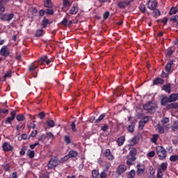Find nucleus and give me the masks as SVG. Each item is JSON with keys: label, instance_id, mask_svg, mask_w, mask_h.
Returning <instances> with one entry per match:
<instances>
[{"label": "nucleus", "instance_id": "54", "mask_svg": "<svg viewBox=\"0 0 178 178\" xmlns=\"http://www.w3.org/2000/svg\"><path fill=\"white\" fill-rule=\"evenodd\" d=\"M71 129H72V131H74V133H76V131H77V129H76V121L72 122Z\"/></svg>", "mask_w": 178, "mask_h": 178}, {"label": "nucleus", "instance_id": "34", "mask_svg": "<svg viewBox=\"0 0 178 178\" xmlns=\"http://www.w3.org/2000/svg\"><path fill=\"white\" fill-rule=\"evenodd\" d=\"M153 10L154 17H155L156 19V17H159V16L161 15V10H159V9L155 8L154 10Z\"/></svg>", "mask_w": 178, "mask_h": 178}, {"label": "nucleus", "instance_id": "27", "mask_svg": "<svg viewBox=\"0 0 178 178\" xmlns=\"http://www.w3.org/2000/svg\"><path fill=\"white\" fill-rule=\"evenodd\" d=\"M168 169V162L162 163L160 165V168L158 170H161V172H165Z\"/></svg>", "mask_w": 178, "mask_h": 178}, {"label": "nucleus", "instance_id": "49", "mask_svg": "<svg viewBox=\"0 0 178 178\" xmlns=\"http://www.w3.org/2000/svg\"><path fill=\"white\" fill-rule=\"evenodd\" d=\"M176 130H178V122H175V124L171 127V131L175 133V131H176Z\"/></svg>", "mask_w": 178, "mask_h": 178}, {"label": "nucleus", "instance_id": "17", "mask_svg": "<svg viewBox=\"0 0 178 178\" xmlns=\"http://www.w3.org/2000/svg\"><path fill=\"white\" fill-rule=\"evenodd\" d=\"M170 21L174 24V27L178 28V15H172L170 18Z\"/></svg>", "mask_w": 178, "mask_h": 178}, {"label": "nucleus", "instance_id": "47", "mask_svg": "<svg viewBox=\"0 0 178 178\" xmlns=\"http://www.w3.org/2000/svg\"><path fill=\"white\" fill-rule=\"evenodd\" d=\"M158 137H159V135H156V134L153 135V136L151 138V141L154 144H156V141H158Z\"/></svg>", "mask_w": 178, "mask_h": 178}, {"label": "nucleus", "instance_id": "3", "mask_svg": "<svg viewBox=\"0 0 178 178\" xmlns=\"http://www.w3.org/2000/svg\"><path fill=\"white\" fill-rule=\"evenodd\" d=\"M145 111H148L149 112H155V109L158 108L156 103L154 102H148L143 106Z\"/></svg>", "mask_w": 178, "mask_h": 178}, {"label": "nucleus", "instance_id": "6", "mask_svg": "<svg viewBox=\"0 0 178 178\" xmlns=\"http://www.w3.org/2000/svg\"><path fill=\"white\" fill-rule=\"evenodd\" d=\"M16 110L13 111L10 113V117H8L4 121L5 124H12V122L16 119Z\"/></svg>", "mask_w": 178, "mask_h": 178}, {"label": "nucleus", "instance_id": "50", "mask_svg": "<svg viewBox=\"0 0 178 178\" xmlns=\"http://www.w3.org/2000/svg\"><path fill=\"white\" fill-rule=\"evenodd\" d=\"M47 124L49 126V127H54L55 126V122L52 120H48L47 121Z\"/></svg>", "mask_w": 178, "mask_h": 178}, {"label": "nucleus", "instance_id": "32", "mask_svg": "<svg viewBox=\"0 0 178 178\" xmlns=\"http://www.w3.org/2000/svg\"><path fill=\"white\" fill-rule=\"evenodd\" d=\"M92 178H99V172L97 170H92Z\"/></svg>", "mask_w": 178, "mask_h": 178}, {"label": "nucleus", "instance_id": "42", "mask_svg": "<svg viewBox=\"0 0 178 178\" xmlns=\"http://www.w3.org/2000/svg\"><path fill=\"white\" fill-rule=\"evenodd\" d=\"M55 13V11H54V9L48 8L45 10V15L52 16Z\"/></svg>", "mask_w": 178, "mask_h": 178}, {"label": "nucleus", "instance_id": "11", "mask_svg": "<svg viewBox=\"0 0 178 178\" xmlns=\"http://www.w3.org/2000/svg\"><path fill=\"white\" fill-rule=\"evenodd\" d=\"M2 151H4V152H9L10 151H13V146H12L9 143L5 142L2 145Z\"/></svg>", "mask_w": 178, "mask_h": 178}, {"label": "nucleus", "instance_id": "59", "mask_svg": "<svg viewBox=\"0 0 178 178\" xmlns=\"http://www.w3.org/2000/svg\"><path fill=\"white\" fill-rule=\"evenodd\" d=\"M169 122H170L169 118L165 117L161 120V123H163V124H166L169 123Z\"/></svg>", "mask_w": 178, "mask_h": 178}, {"label": "nucleus", "instance_id": "20", "mask_svg": "<svg viewBox=\"0 0 178 178\" xmlns=\"http://www.w3.org/2000/svg\"><path fill=\"white\" fill-rule=\"evenodd\" d=\"M44 8H49L51 9V8H53L54 3H52L51 0H44Z\"/></svg>", "mask_w": 178, "mask_h": 178}, {"label": "nucleus", "instance_id": "53", "mask_svg": "<svg viewBox=\"0 0 178 178\" xmlns=\"http://www.w3.org/2000/svg\"><path fill=\"white\" fill-rule=\"evenodd\" d=\"M37 116H38V118H39V119L42 120V119H44V118H45V112L41 111L40 113H39L38 114Z\"/></svg>", "mask_w": 178, "mask_h": 178}, {"label": "nucleus", "instance_id": "46", "mask_svg": "<svg viewBox=\"0 0 178 178\" xmlns=\"http://www.w3.org/2000/svg\"><path fill=\"white\" fill-rule=\"evenodd\" d=\"M145 122H143V120L139 121L138 122V128L140 130H143L144 129V126H145Z\"/></svg>", "mask_w": 178, "mask_h": 178}, {"label": "nucleus", "instance_id": "23", "mask_svg": "<svg viewBox=\"0 0 178 178\" xmlns=\"http://www.w3.org/2000/svg\"><path fill=\"white\" fill-rule=\"evenodd\" d=\"M52 22H49V19H47V17H44L42 21V26L43 29H47V26L48 24H51Z\"/></svg>", "mask_w": 178, "mask_h": 178}, {"label": "nucleus", "instance_id": "56", "mask_svg": "<svg viewBox=\"0 0 178 178\" xmlns=\"http://www.w3.org/2000/svg\"><path fill=\"white\" fill-rule=\"evenodd\" d=\"M67 23H68V20L67 18L65 17L63 21L60 22V24H62L63 26H65V27H67Z\"/></svg>", "mask_w": 178, "mask_h": 178}, {"label": "nucleus", "instance_id": "18", "mask_svg": "<svg viewBox=\"0 0 178 178\" xmlns=\"http://www.w3.org/2000/svg\"><path fill=\"white\" fill-rule=\"evenodd\" d=\"M79 155V152L75 150H71L68 152L67 156H68V158L70 159V158H76Z\"/></svg>", "mask_w": 178, "mask_h": 178}, {"label": "nucleus", "instance_id": "8", "mask_svg": "<svg viewBox=\"0 0 178 178\" xmlns=\"http://www.w3.org/2000/svg\"><path fill=\"white\" fill-rule=\"evenodd\" d=\"M59 165V161L56 159H51L47 164V169H54V168H56Z\"/></svg>", "mask_w": 178, "mask_h": 178}, {"label": "nucleus", "instance_id": "15", "mask_svg": "<svg viewBox=\"0 0 178 178\" xmlns=\"http://www.w3.org/2000/svg\"><path fill=\"white\" fill-rule=\"evenodd\" d=\"M163 83H165V80L162 79V78L157 77L153 80V86H162Z\"/></svg>", "mask_w": 178, "mask_h": 178}, {"label": "nucleus", "instance_id": "33", "mask_svg": "<svg viewBox=\"0 0 178 178\" xmlns=\"http://www.w3.org/2000/svg\"><path fill=\"white\" fill-rule=\"evenodd\" d=\"M64 142L67 145H69V144H72V138H70V136L66 135L64 136Z\"/></svg>", "mask_w": 178, "mask_h": 178}, {"label": "nucleus", "instance_id": "29", "mask_svg": "<svg viewBox=\"0 0 178 178\" xmlns=\"http://www.w3.org/2000/svg\"><path fill=\"white\" fill-rule=\"evenodd\" d=\"M138 9L141 12V13H147V8L145 7V5L143 3H141L139 5Z\"/></svg>", "mask_w": 178, "mask_h": 178}, {"label": "nucleus", "instance_id": "38", "mask_svg": "<svg viewBox=\"0 0 178 178\" xmlns=\"http://www.w3.org/2000/svg\"><path fill=\"white\" fill-rule=\"evenodd\" d=\"M47 138H49L50 140H55V136H54V134L52 132H47L45 134Z\"/></svg>", "mask_w": 178, "mask_h": 178}, {"label": "nucleus", "instance_id": "48", "mask_svg": "<svg viewBox=\"0 0 178 178\" xmlns=\"http://www.w3.org/2000/svg\"><path fill=\"white\" fill-rule=\"evenodd\" d=\"M26 151H27V147L23 146L19 152V154L23 156V155H25Z\"/></svg>", "mask_w": 178, "mask_h": 178}, {"label": "nucleus", "instance_id": "52", "mask_svg": "<svg viewBox=\"0 0 178 178\" xmlns=\"http://www.w3.org/2000/svg\"><path fill=\"white\" fill-rule=\"evenodd\" d=\"M2 168H3V169H4V170L8 172V170H9V169H10V165H9V163H4L2 165Z\"/></svg>", "mask_w": 178, "mask_h": 178}, {"label": "nucleus", "instance_id": "25", "mask_svg": "<svg viewBox=\"0 0 178 178\" xmlns=\"http://www.w3.org/2000/svg\"><path fill=\"white\" fill-rule=\"evenodd\" d=\"M156 130L159 134H163L165 133V129L163 128V125H161V124H158L156 126Z\"/></svg>", "mask_w": 178, "mask_h": 178}, {"label": "nucleus", "instance_id": "22", "mask_svg": "<svg viewBox=\"0 0 178 178\" xmlns=\"http://www.w3.org/2000/svg\"><path fill=\"white\" fill-rule=\"evenodd\" d=\"M170 103V98L168 96H164L161 100V104L165 106V104Z\"/></svg>", "mask_w": 178, "mask_h": 178}, {"label": "nucleus", "instance_id": "62", "mask_svg": "<svg viewBox=\"0 0 178 178\" xmlns=\"http://www.w3.org/2000/svg\"><path fill=\"white\" fill-rule=\"evenodd\" d=\"M5 12V6L2 3H0V15H2Z\"/></svg>", "mask_w": 178, "mask_h": 178}, {"label": "nucleus", "instance_id": "39", "mask_svg": "<svg viewBox=\"0 0 178 178\" xmlns=\"http://www.w3.org/2000/svg\"><path fill=\"white\" fill-rule=\"evenodd\" d=\"M127 176L128 178H134V176H136V170H131L128 172Z\"/></svg>", "mask_w": 178, "mask_h": 178}, {"label": "nucleus", "instance_id": "24", "mask_svg": "<svg viewBox=\"0 0 178 178\" xmlns=\"http://www.w3.org/2000/svg\"><path fill=\"white\" fill-rule=\"evenodd\" d=\"M124 141H126L124 136H120L117 139V143L119 147H122V145L124 144Z\"/></svg>", "mask_w": 178, "mask_h": 178}, {"label": "nucleus", "instance_id": "28", "mask_svg": "<svg viewBox=\"0 0 178 178\" xmlns=\"http://www.w3.org/2000/svg\"><path fill=\"white\" fill-rule=\"evenodd\" d=\"M77 12H79V7L76 6H74L70 10V15H77Z\"/></svg>", "mask_w": 178, "mask_h": 178}, {"label": "nucleus", "instance_id": "9", "mask_svg": "<svg viewBox=\"0 0 178 178\" xmlns=\"http://www.w3.org/2000/svg\"><path fill=\"white\" fill-rule=\"evenodd\" d=\"M136 168H137V171H136L137 176H138V177H141V176L144 175V171L145 170V165H144V164L139 163L136 165Z\"/></svg>", "mask_w": 178, "mask_h": 178}, {"label": "nucleus", "instance_id": "36", "mask_svg": "<svg viewBox=\"0 0 178 178\" xmlns=\"http://www.w3.org/2000/svg\"><path fill=\"white\" fill-rule=\"evenodd\" d=\"M37 67H38V65H34L32 63L28 67L29 72H34V70H35L37 69Z\"/></svg>", "mask_w": 178, "mask_h": 178}, {"label": "nucleus", "instance_id": "51", "mask_svg": "<svg viewBox=\"0 0 178 178\" xmlns=\"http://www.w3.org/2000/svg\"><path fill=\"white\" fill-rule=\"evenodd\" d=\"M70 159H69V156H67V154L66 156H65L64 157L61 158L60 160H59V163H65V162H66V161H68Z\"/></svg>", "mask_w": 178, "mask_h": 178}, {"label": "nucleus", "instance_id": "1", "mask_svg": "<svg viewBox=\"0 0 178 178\" xmlns=\"http://www.w3.org/2000/svg\"><path fill=\"white\" fill-rule=\"evenodd\" d=\"M54 62V59L52 58H48V56H43L39 58L38 61H35L32 63V65H38V67L42 65H49Z\"/></svg>", "mask_w": 178, "mask_h": 178}, {"label": "nucleus", "instance_id": "43", "mask_svg": "<svg viewBox=\"0 0 178 178\" xmlns=\"http://www.w3.org/2000/svg\"><path fill=\"white\" fill-rule=\"evenodd\" d=\"M128 131L130 133H134V122H132L129 127H127Z\"/></svg>", "mask_w": 178, "mask_h": 178}, {"label": "nucleus", "instance_id": "4", "mask_svg": "<svg viewBox=\"0 0 178 178\" xmlns=\"http://www.w3.org/2000/svg\"><path fill=\"white\" fill-rule=\"evenodd\" d=\"M0 55L4 58H8L10 55V49L8 47V45L3 46L0 49Z\"/></svg>", "mask_w": 178, "mask_h": 178}, {"label": "nucleus", "instance_id": "60", "mask_svg": "<svg viewBox=\"0 0 178 178\" xmlns=\"http://www.w3.org/2000/svg\"><path fill=\"white\" fill-rule=\"evenodd\" d=\"M21 140H30V136H27L26 134H23L21 136Z\"/></svg>", "mask_w": 178, "mask_h": 178}, {"label": "nucleus", "instance_id": "5", "mask_svg": "<svg viewBox=\"0 0 178 178\" xmlns=\"http://www.w3.org/2000/svg\"><path fill=\"white\" fill-rule=\"evenodd\" d=\"M146 6H147L148 9H149V10H155L158 6V1L156 0H148Z\"/></svg>", "mask_w": 178, "mask_h": 178}, {"label": "nucleus", "instance_id": "2", "mask_svg": "<svg viewBox=\"0 0 178 178\" xmlns=\"http://www.w3.org/2000/svg\"><path fill=\"white\" fill-rule=\"evenodd\" d=\"M156 154L159 156V159H160V161H163V159H166V149H165L164 147L162 146H158L156 148Z\"/></svg>", "mask_w": 178, "mask_h": 178}, {"label": "nucleus", "instance_id": "55", "mask_svg": "<svg viewBox=\"0 0 178 178\" xmlns=\"http://www.w3.org/2000/svg\"><path fill=\"white\" fill-rule=\"evenodd\" d=\"M163 172L161 171V170H158L156 178H163Z\"/></svg>", "mask_w": 178, "mask_h": 178}, {"label": "nucleus", "instance_id": "16", "mask_svg": "<svg viewBox=\"0 0 178 178\" xmlns=\"http://www.w3.org/2000/svg\"><path fill=\"white\" fill-rule=\"evenodd\" d=\"M161 90H163L165 92H168V94H170L172 86L170 85V83H166L165 85H163L162 86Z\"/></svg>", "mask_w": 178, "mask_h": 178}, {"label": "nucleus", "instance_id": "37", "mask_svg": "<svg viewBox=\"0 0 178 178\" xmlns=\"http://www.w3.org/2000/svg\"><path fill=\"white\" fill-rule=\"evenodd\" d=\"M136 155H137V149L136 147H132L129 151V156H136Z\"/></svg>", "mask_w": 178, "mask_h": 178}, {"label": "nucleus", "instance_id": "7", "mask_svg": "<svg viewBox=\"0 0 178 178\" xmlns=\"http://www.w3.org/2000/svg\"><path fill=\"white\" fill-rule=\"evenodd\" d=\"M133 2H134V0L119 1L117 3V6L120 9H124L127 6H129Z\"/></svg>", "mask_w": 178, "mask_h": 178}, {"label": "nucleus", "instance_id": "63", "mask_svg": "<svg viewBox=\"0 0 178 178\" xmlns=\"http://www.w3.org/2000/svg\"><path fill=\"white\" fill-rule=\"evenodd\" d=\"M109 11H106L104 14H103V19L104 20H106V19H108V17H109Z\"/></svg>", "mask_w": 178, "mask_h": 178}, {"label": "nucleus", "instance_id": "10", "mask_svg": "<svg viewBox=\"0 0 178 178\" xmlns=\"http://www.w3.org/2000/svg\"><path fill=\"white\" fill-rule=\"evenodd\" d=\"M14 17H15V14L10 13V14H3V15H1L0 19L3 22H10V20H12V19H13Z\"/></svg>", "mask_w": 178, "mask_h": 178}, {"label": "nucleus", "instance_id": "61", "mask_svg": "<svg viewBox=\"0 0 178 178\" xmlns=\"http://www.w3.org/2000/svg\"><path fill=\"white\" fill-rule=\"evenodd\" d=\"M28 155L31 159H33V158H34V156L35 155V152H34V150H31L29 152Z\"/></svg>", "mask_w": 178, "mask_h": 178}, {"label": "nucleus", "instance_id": "40", "mask_svg": "<svg viewBox=\"0 0 178 178\" xmlns=\"http://www.w3.org/2000/svg\"><path fill=\"white\" fill-rule=\"evenodd\" d=\"M105 116H106V113L101 114V115H99L98 119H97L95 122V123H99V122H101L102 120H104V118H105Z\"/></svg>", "mask_w": 178, "mask_h": 178}, {"label": "nucleus", "instance_id": "31", "mask_svg": "<svg viewBox=\"0 0 178 178\" xmlns=\"http://www.w3.org/2000/svg\"><path fill=\"white\" fill-rule=\"evenodd\" d=\"M16 119H17V122H23V121L26 120V117L23 114H18L16 116Z\"/></svg>", "mask_w": 178, "mask_h": 178}, {"label": "nucleus", "instance_id": "13", "mask_svg": "<svg viewBox=\"0 0 178 178\" xmlns=\"http://www.w3.org/2000/svg\"><path fill=\"white\" fill-rule=\"evenodd\" d=\"M126 159H127V165H128V166H131L133 165V162H135L137 158L134 156H130L129 154L126 156Z\"/></svg>", "mask_w": 178, "mask_h": 178}, {"label": "nucleus", "instance_id": "58", "mask_svg": "<svg viewBox=\"0 0 178 178\" xmlns=\"http://www.w3.org/2000/svg\"><path fill=\"white\" fill-rule=\"evenodd\" d=\"M173 52H175V50H173L172 49H168L167 50L166 56H172V55L173 54Z\"/></svg>", "mask_w": 178, "mask_h": 178}, {"label": "nucleus", "instance_id": "64", "mask_svg": "<svg viewBox=\"0 0 178 178\" xmlns=\"http://www.w3.org/2000/svg\"><path fill=\"white\" fill-rule=\"evenodd\" d=\"M44 140H47V136H45V134L39 136L38 141H44Z\"/></svg>", "mask_w": 178, "mask_h": 178}, {"label": "nucleus", "instance_id": "45", "mask_svg": "<svg viewBox=\"0 0 178 178\" xmlns=\"http://www.w3.org/2000/svg\"><path fill=\"white\" fill-rule=\"evenodd\" d=\"M177 13V8L172 7L170 10L169 15H170L172 16V15H176Z\"/></svg>", "mask_w": 178, "mask_h": 178}, {"label": "nucleus", "instance_id": "14", "mask_svg": "<svg viewBox=\"0 0 178 178\" xmlns=\"http://www.w3.org/2000/svg\"><path fill=\"white\" fill-rule=\"evenodd\" d=\"M104 155L106 156V159L108 161H113L115 159V157L112 154V152H111V149H106L105 150V152L104 153Z\"/></svg>", "mask_w": 178, "mask_h": 178}, {"label": "nucleus", "instance_id": "21", "mask_svg": "<svg viewBox=\"0 0 178 178\" xmlns=\"http://www.w3.org/2000/svg\"><path fill=\"white\" fill-rule=\"evenodd\" d=\"M169 97L170 102H176V101H178V93H172Z\"/></svg>", "mask_w": 178, "mask_h": 178}, {"label": "nucleus", "instance_id": "19", "mask_svg": "<svg viewBox=\"0 0 178 178\" xmlns=\"http://www.w3.org/2000/svg\"><path fill=\"white\" fill-rule=\"evenodd\" d=\"M172 66H173V60H170L165 65L166 73H170V70H172Z\"/></svg>", "mask_w": 178, "mask_h": 178}, {"label": "nucleus", "instance_id": "35", "mask_svg": "<svg viewBox=\"0 0 178 178\" xmlns=\"http://www.w3.org/2000/svg\"><path fill=\"white\" fill-rule=\"evenodd\" d=\"M44 34V30L38 29L35 33V37H42Z\"/></svg>", "mask_w": 178, "mask_h": 178}, {"label": "nucleus", "instance_id": "44", "mask_svg": "<svg viewBox=\"0 0 178 178\" xmlns=\"http://www.w3.org/2000/svg\"><path fill=\"white\" fill-rule=\"evenodd\" d=\"M170 162H177L178 161V155L175 154V155H172L170 157Z\"/></svg>", "mask_w": 178, "mask_h": 178}, {"label": "nucleus", "instance_id": "57", "mask_svg": "<svg viewBox=\"0 0 178 178\" xmlns=\"http://www.w3.org/2000/svg\"><path fill=\"white\" fill-rule=\"evenodd\" d=\"M8 77H12V71L9 70L4 74L5 80H6Z\"/></svg>", "mask_w": 178, "mask_h": 178}, {"label": "nucleus", "instance_id": "12", "mask_svg": "<svg viewBox=\"0 0 178 178\" xmlns=\"http://www.w3.org/2000/svg\"><path fill=\"white\" fill-rule=\"evenodd\" d=\"M126 170H127V167L125 165L120 164L117 168L116 173H117V175L120 176V175H123V173H124V172H126Z\"/></svg>", "mask_w": 178, "mask_h": 178}, {"label": "nucleus", "instance_id": "26", "mask_svg": "<svg viewBox=\"0 0 178 178\" xmlns=\"http://www.w3.org/2000/svg\"><path fill=\"white\" fill-rule=\"evenodd\" d=\"M166 108L168 109H177L178 108V103L174 102L167 105Z\"/></svg>", "mask_w": 178, "mask_h": 178}, {"label": "nucleus", "instance_id": "30", "mask_svg": "<svg viewBox=\"0 0 178 178\" xmlns=\"http://www.w3.org/2000/svg\"><path fill=\"white\" fill-rule=\"evenodd\" d=\"M136 144H137V138L136 137H134L129 140V147H134V145H136Z\"/></svg>", "mask_w": 178, "mask_h": 178}, {"label": "nucleus", "instance_id": "41", "mask_svg": "<svg viewBox=\"0 0 178 178\" xmlns=\"http://www.w3.org/2000/svg\"><path fill=\"white\" fill-rule=\"evenodd\" d=\"M63 5L64 8H70V6H72V3H70V1H69V0H63Z\"/></svg>", "mask_w": 178, "mask_h": 178}]
</instances>
